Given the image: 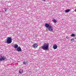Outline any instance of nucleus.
Wrapping results in <instances>:
<instances>
[{
  "instance_id": "nucleus-1",
  "label": "nucleus",
  "mask_w": 76,
  "mask_h": 76,
  "mask_svg": "<svg viewBox=\"0 0 76 76\" xmlns=\"http://www.w3.org/2000/svg\"><path fill=\"white\" fill-rule=\"evenodd\" d=\"M49 44L48 43H44L43 45L40 48L41 49H43L44 50L47 51L49 48Z\"/></svg>"
},
{
  "instance_id": "nucleus-2",
  "label": "nucleus",
  "mask_w": 76,
  "mask_h": 76,
  "mask_svg": "<svg viewBox=\"0 0 76 76\" xmlns=\"http://www.w3.org/2000/svg\"><path fill=\"white\" fill-rule=\"evenodd\" d=\"M45 26L46 27V28H47L49 31L53 32V27L51 26H50L49 24L47 23H46L45 24Z\"/></svg>"
},
{
  "instance_id": "nucleus-3",
  "label": "nucleus",
  "mask_w": 76,
  "mask_h": 76,
  "mask_svg": "<svg viewBox=\"0 0 76 76\" xmlns=\"http://www.w3.org/2000/svg\"><path fill=\"white\" fill-rule=\"evenodd\" d=\"M12 39L11 37H8L7 38V41L5 42V43L7 44H11L12 42Z\"/></svg>"
},
{
  "instance_id": "nucleus-4",
  "label": "nucleus",
  "mask_w": 76,
  "mask_h": 76,
  "mask_svg": "<svg viewBox=\"0 0 76 76\" xmlns=\"http://www.w3.org/2000/svg\"><path fill=\"white\" fill-rule=\"evenodd\" d=\"M6 59V57L5 56H1V58H0V61H4Z\"/></svg>"
},
{
  "instance_id": "nucleus-5",
  "label": "nucleus",
  "mask_w": 76,
  "mask_h": 76,
  "mask_svg": "<svg viewBox=\"0 0 76 76\" xmlns=\"http://www.w3.org/2000/svg\"><path fill=\"white\" fill-rule=\"evenodd\" d=\"M53 48L54 49V50H56L57 48V45L55 44L53 45Z\"/></svg>"
},
{
  "instance_id": "nucleus-6",
  "label": "nucleus",
  "mask_w": 76,
  "mask_h": 76,
  "mask_svg": "<svg viewBox=\"0 0 76 76\" xmlns=\"http://www.w3.org/2000/svg\"><path fill=\"white\" fill-rule=\"evenodd\" d=\"M33 47L34 48H37L38 47V45L37 44H34L33 45Z\"/></svg>"
},
{
  "instance_id": "nucleus-7",
  "label": "nucleus",
  "mask_w": 76,
  "mask_h": 76,
  "mask_svg": "<svg viewBox=\"0 0 76 76\" xmlns=\"http://www.w3.org/2000/svg\"><path fill=\"white\" fill-rule=\"evenodd\" d=\"M17 50L18 51V52L21 51H22V49H21V48H20V47H18L17 48Z\"/></svg>"
},
{
  "instance_id": "nucleus-8",
  "label": "nucleus",
  "mask_w": 76,
  "mask_h": 76,
  "mask_svg": "<svg viewBox=\"0 0 76 76\" xmlns=\"http://www.w3.org/2000/svg\"><path fill=\"white\" fill-rule=\"evenodd\" d=\"M19 73L20 74H22L23 73V70L22 69H20L19 71Z\"/></svg>"
},
{
  "instance_id": "nucleus-9",
  "label": "nucleus",
  "mask_w": 76,
  "mask_h": 76,
  "mask_svg": "<svg viewBox=\"0 0 76 76\" xmlns=\"http://www.w3.org/2000/svg\"><path fill=\"white\" fill-rule=\"evenodd\" d=\"M13 47H14L15 48H18V45L15 44L14 46H13Z\"/></svg>"
},
{
  "instance_id": "nucleus-10",
  "label": "nucleus",
  "mask_w": 76,
  "mask_h": 76,
  "mask_svg": "<svg viewBox=\"0 0 76 76\" xmlns=\"http://www.w3.org/2000/svg\"><path fill=\"white\" fill-rule=\"evenodd\" d=\"M70 11V10L67 9L65 10V13H68V12H69Z\"/></svg>"
},
{
  "instance_id": "nucleus-11",
  "label": "nucleus",
  "mask_w": 76,
  "mask_h": 76,
  "mask_svg": "<svg viewBox=\"0 0 76 76\" xmlns=\"http://www.w3.org/2000/svg\"><path fill=\"white\" fill-rule=\"evenodd\" d=\"M23 64L25 65L26 64H28V63H27V62H26V61H24L23 62Z\"/></svg>"
},
{
  "instance_id": "nucleus-12",
  "label": "nucleus",
  "mask_w": 76,
  "mask_h": 76,
  "mask_svg": "<svg viewBox=\"0 0 76 76\" xmlns=\"http://www.w3.org/2000/svg\"><path fill=\"white\" fill-rule=\"evenodd\" d=\"M71 37H75L76 36L75 35V34H72L71 35Z\"/></svg>"
},
{
  "instance_id": "nucleus-13",
  "label": "nucleus",
  "mask_w": 76,
  "mask_h": 76,
  "mask_svg": "<svg viewBox=\"0 0 76 76\" xmlns=\"http://www.w3.org/2000/svg\"><path fill=\"white\" fill-rule=\"evenodd\" d=\"M74 40L75 39H74V38L72 39H70L71 41H75Z\"/></svg>"
},
{
  "instance_id": "nucleus-14",
  "label": "nucleus",
  "mask_w": 76,
  "mask_h": 76,
  "mask_svg": "<svg viewBox=\"0 0 76 76\" xmlns=\"http://www.w3.org/2000/svg\"><path fill=\"white\" fill-rule=\"evenodd\" d=\"M53 22H54L55 23H56L57 22V20H56L54 19L53 20Z\"/></svg>"
},
{
  "instance_id": "nucleus-15",
  "label": "nucleus",
  "mask_w": 76,
  "mask_h": 76,
  "mask_svg": "<svg viewBox=\"0 0 76 76\" xmlns=\"http://www.w3.org/2000/svg\"><path fill=\"white\" fill-rule=\"evenodd\" d=\"M5 12H7V8H5Z\"/></svg>"
},
{
  "instance_id": "nucleus-16",
  "label": "nucleus",
  "mask_w": 76,
  "mask_h": 76,
  "mask_svg": "<svg viewBox=\"0 0 76 76\" xmlns=\"http://www.w3.org/2000/svg\"><path fill=\"white\" fill-rule=\"evenodd\" d=\"M66 38H67V39H69V37H68L67 36L66 37Z\"/></svg>"
},
{
  "instance_id": "nucleus-17",
  "label": "nucleus",
  "mask_w": 76,
  "mask_h": 76,
  "mask_svg": "<svg viewBox=\"0 0 76 76\" xmlns=\"http://www.w3.org/2000/svg\"><path fill=\"white\" fill-rule=\"evenodd\" d=\"M41 0V1H45V0Z\"/></svg>"
},
{
  "instance_id": "nucleus-18",
  "label": "nucleus",
  "mask_w": 76,
  "mask_h": 76,
  "mask_svg": "<svg viewBox=\"0 0 76 76\" xmlns=\"http://www.w3.org/2000/svg\"><path fill=\"white\" fill-rule=\"evenodd\" d=\"M75 39H76V38H75Z\"/></svg>"
}]
</instances>
